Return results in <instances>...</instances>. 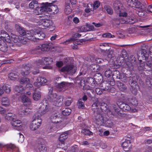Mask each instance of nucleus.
<instances>
[{"instance_id": "obj_47", "label": "nucleus", "mask_w": 152, "mask_h": 152, "mask_svg": "<svg viewBox=\"0 0 152 152\" xmlns=\"http://www.w3.org/2000/svg\"><path fill=\"white\" fill-rule=\"evenodd\" d=\"M129 102L132 105H136L137 104V101L135 98H133L129 101Z\"/></svg>"}, {"instance_id": "obj_19", "label": "nucleus", "mask_w": 152, "mask_h": 152, "mask_svg": "<svg viewBox=\"0 0 152 152\" xmlns=\"http://www.w3.org/2000/svg\"><path fill=\"white\" fill-rule=\"evenodd\" d=\"M59 114L58 113L53 114L51 117V119L52 123L54 124H60L61 122V121H58L57 120L59 118Z\"/></svg>"}, {"instance_id": "obj_37", "label": "nucleus", "mask_w": 152, "mask_h": 152, "mask_svg": "<svg viewBox=\"0 0 152 152\" xmlns=\"http://www.w3.org/2000/svg\"><path fill=\"white\" fill-rule=\"evenodd\" d=\"M118 86L119 89L122 91L125 90L126 88L125 85L123 83L121 82L118 83Z\"/></svg>"}, {"instance_id": "obj_46", "label": "nucleus", "mask_w": 152, "mask_h": 152, "mask_svg": "<svg viewBox=\"0 0 152 152\" xmlns=\"http://www.w3.org/2000/svg\"><path fill=\"white\" fill-rule=\"evenodd\" d=\"M112 74L111 70L110 69H107L105 72L104 75L105 76L107 77H110Z\"/></svg>"}, {"instance_id": "obj_21", "label": "nucleus", "mask_w": 152, "mask_h": 152, "mask_svg": "<svg viewBox=\"0 0 152 152\" xmlns=\"http://www.w3.org/2000/svg\"><path fill=\"white\" fill-rule=\"evenodd\" d=\"M15 28L20 34L22 36L26 35L27 31H26L23 28L18 24L15 25Z\"/></svg>"}, {"instance_id": "obj_13", "label": "nucleus", "mask_w": 152, "mask_h": 152, "mask_svg": "<svg viewBox=\"0 0 152 152\" xmlns=\"http://www.w3.org/2000/svg\"><path fill=\"white\" fill-rule=\"evenodd\" d=\"M97 112H94L95 113L96 112V114H95L94 120L97 124L101 125L104 122V118L102 114L97 113Z\"/></svg>"}, {"instance_id": "obj_10", "label": "nucleus", "mask_w": 152, "mask_h": 152, "mask_svg": "<svg viewBox=\"0 0 152 152\" xmlns=\"http://www.w3.org/2000/svg\"><path fill=\"white\" fill-rule=\"evenodd\" d=\"M77 70L76 66L72 65H69L63 67L61 70L62 72H65L70 75L75 73Z\"/></svg>"}, {"instance_id": "obj_23", "label": "nucleus", "mask_w": 152, "mask_h": 152, "mask_svg": "<svg viewBox=\"0 0 152 152\" xmlns=\"http://www.w3.org/2000/svg\"><path fill=\"white\" fill-rule=\"evenodd\" d=\"M4 118L7 120H12L16 118V116L15 114L12 113H8L4 115Z\"/></svg>"}, {"instance_id": "obj_25", "label": "nucleus", "mask_w": 152, "mask_h": 152, "mask_svg": "<svg viewBox=\"0 0 152 152\" xmlns=\"http://www.w3.org/2000/svg\"><path fill=\"white\" fill-rule=\"evenodd\" d=\"M21 123V121L17 119L16 118L13 119L11 122L12 125L15 127H19L20 126V124Z\"/></svg>"}, {"instance_id": "obj_11", "label": "nucleus", "mask_w": 152, "mask_h": 152, "mask_svg": "<svg viewBox=\"0 0 152 152\" xmlns=\"http://www.w3.org/2000/svg\"><path fill=\"white\" fill-rule=\"evenodd\" d=\"M36 30H31L29 31H27L26 36L28 39L35 42L37 41V36H36Z\"/></svg>"}, {"instance_id": "obj_36", "label": "nucleus", "mask_w": 152, "mask_h": 152, "mask_svg": "<svg viewBox=\"0 0 152 152\" xmlns=\"http://www.w3.org/2000/svg\"><path fill=\"white\" fill-rule=\"evenodd\" d=\"M71 112V110L69 108H66L62 112V114L65 116L69 115Z\"/></svg>"}, {"instance_id": "obj_48", "label": "nucleus", "mask_w": 152, "mask_h": 152, "mask_svg": "<svg viewBox=\"0 0 152 152\" xmlns=\"http://www.w3.org/2000/svg\"><path fill=\"white\" fill-rule=\"evenodd\" d=\"M105 8L107 12L110 15H112L113 13V11L111 8L109 6H106L105 7Z\"/></svg>"}, {"instance_id": "obj_15", "label": "nucleus", "mask_w": 152, "mask_h": 152, "mask_svg": "<svg viewBox=\"0 0 152 152\" xmlns=\"http://www.w3.org/2000/svg\"><path fill=\"white\" fill-rule=\"evenodd\" d=\"M70 84V83L62 82L60 83H57L56 86L59 91H64L68 88Z\"/></svg>"}, {"instance_id": "obj_4", "label": "nucleus", "mask_w": 152, "mask_h": 152, "mask_svg": "<svg viewBox=\"0 0 152 152\" xmlns=\"http://www.w3.org/2000/svg\"><path fill=\"white\" fill-rule=\"evenodd\" d=\"M53 60L51 58L47 57L42 58L41 60H39L37 63V64L39 67H40V65L46 64V65L43 67V69H52V66H51L48 65L50 64L53 62Z\"/></svg>"}, {"instance_id": "obj_27", "label": "nucleus", "mask_w": 152, "mask_h": 152, "mask_svg": "<svg viewBox=\"0 0 152 152\" xmlns=\"http://www.w3.org/2000/svg\"><path fill=\"white\" fill-rule=\"evenodd\" d=\"M36 35L37 36V40H42L45 37V34L43 33L42 32H39L38 31L36 30Z\"/></svg>"}, {"instance_id": "obj_17", "label": "nucleus", "mask_w": 152, "mask_h": 152, "mask_svg": "<svg viewBox=\"0 0 152 152\" xmlns=\"http://www.w3.org/2000/svg\"><path fill=\"white\" fill-rule=\"evenodd\" d=\"M121 145L124 150L127 151L130 150L132 145L130 140H126L124 142L122 143Z\"/></svg>"}, {"instance_id": "obj_60", "label": "nucleus", "mask_w": 152, "mask_h": 152, "mask_svg": "<svg viewBox=\"0 0 152 152\" xmlns=\"http://www.w3.org/2000/svg\"><path fill=\"white\" fill-rule=\"evenodd\" d=\"M63 65V63L61 61H60L57 62L56 64L57 66L58 67H60L61 66Z\"/></svg>"}, {"instance_id": "obj_1", "label": "nucleus", "mask_w": 152, "mask_h": 152, "mask_svg": "<svg viewBox=\"0 0 152 152\" xmlns=\"http://www.w3.org/2000/svg\"><path fill=\"white\" fill-rule=\"evenodd\" d=\"M126 1L129 6L137 9L136 13L140 17H143L146 13H152V5L148 6L146 11L145 6L137 0H126Z\"/></svg>"}, {"instance_id": "obj_35", "label": "nucleus", "mask_w": 152, "mask_h": 152, "mask_svg": "<svg viewBox=\"0 0 152 152\" xmlns=\"http://www.w3.org/2000/svg\"><path fill=\"white\" fill-rule=\"evenodd\" d=\"M20 83L23 84H26L30 82L29 80L27 78H21L19 80Z\"/></svg>"}, {"instance_id": "obj_34", "label": "nucleus", "mask_w": 152, "mask_h": 152, "mask_svg": "<svg viewBox=\"0 0 152 152\" xmlns=\"http://www.w3.org/2000/svg\"><path fill=\"white\" fill-rule=\"evenodd\" d=\"M81 133L85 135H92L93 133L89 130L84 129L81 131Z\"/></svg>"}, {"instance_id": "obj_59", "label": "nucleus", "mask_w": 152, "mask_h": 152, "mask_svg": "<svg viewBox=\"0 0 152 152\" xmlns=\"http://www.w3.org/2000/svg\"><path fill=\"white\" fill-rule=\"evenodd\" d=\"M73 43L75 45L81 44V42L80 41H78L77 39L75 40V39Z\"/></svg>"}, {"instance_id": "obj_56", "label": "nucleus", "mask_w": 152, "mask_h": 152, "mask_svg": "<svg viewBox=\"0 0 152 152\" xmlns=\"http://www.w3.org/2000/svg\"><path fill=\"white\" fill-rule=\"evenodd\" d=\"M88 28L89 29V31L94 30V26L90 24H87Z\"/></svg>"}, {"instance_id": "obj_49", "label": "nucleus", "mask_w": 152, "mask_h": 152, "mask_svg": "<svg viewBox=\"0 0 152 152\" xmlns=\"http://www.w3.org/2000/svg\"><path fill=\"white\" fill-rule=\"evenodd\" d=\"M18 136L19 137L18 141L20 143L23 142L24 140V137L23 135L20 133H19L18 134Z\"/></svg>"}, {"instance_id": "obj_38", "label": "nucleus", "mask_w": 152, "mask_h": 152, "mask_svg": "<svg viewBox=\"0 0 152 152\" xmlns=\"http://www.w3.org/2000/svg\"><path fill=\"white\" fill-rule=\"evenodd\" d=\"M84 102L82 101V99H79L77 102V105L79 108H83L84 107Z\"/></svg>"}, {"instance_id": "obj_45", "label": "nucleus", "mask_w": 152, "mask_h": 152, "mask_svg": "<svg viewBox=\"0 0 152 152\" xmlns=\"http://www.w3.org/2000/svg\"><path fill=\"white\" fill-rule=\"evenodd\" d=\"M2 88H4V91L7 93H10L11 91L10 88L5 85L2 86Z\"/></svg>"}, {"instance_id": "obj_7", "label": "nucleus", "mask_w": 152, "mask_h": 152, "mask_svg": "<svg viewBox=\"0 0 152 152\" xmlns=\"http://www.w3.org/2000/svg\"><path fill=\"white\" fill-rule=\"evenodd\" d=\"M39 24L42 25L44 28H49L52 30H54L55 28V27L52 21L50 20L47 19H42L39 21Z\"/></svg>"}, {"instance_id": "obj_43", "label": "nucleus", "mask_w": 152, "mask_h": 152, "mask_svg": "<svg viewBox=\"0 0 152 152\" xmlns=\"http://www.w3.org/2000/svg\"><path fill=\"white\" fill-rule=\"evenodd\" d=\"M107 90L106 88L102 89L101 88H98L96 89V92L97 94L100 95L102 93L103 90L106 91Z\"/></svg>"}, {"instance_id": "obj_12", "label": "nucleus", "mask_w": 152, "mask_h": 152, "mask_svg": "<svg viewBox=\"0 0 152 152\" xmlns=\"http://www.w3.org/2000/svg\"><path fill=\"white\" fill-rule=\"evenodd\" d=\"M68 137V133L67 132H65L61 134L58 138L59 142L57 145L58 148H59L60 146H62L65 143V140Z\"/></svg>"}, {"instance_id": "obj_9", "label": "nucleus", "mask_w": 152, "mask_h": 152, "mask_svg": "<svg viewBox=\"0 0 152 152\" xmlns=\"http://www.w3.org/2000/svg\"><path fill=\"white\" fill-rule=\"evenodd\" d=\"M42 120L40 117L35 118L32 122L30 126L31 130L34 131L38 129L41 124Z\"/></svg>"}, {"instance_id": "obj_58", "label": "nucleus", "mask_w": 152, "mask_h": 152, "mask_svg": "<svg viewBox=\"0 0 152 152\" xmlns=\"http://www.w3.org/2000/svg\"><path fill=\"white\" fill-rule=\"evenodd\" d=\"M92 23L94 24L95 27H99L102 26V24L99 23H96L94 22H93Z\"/></svg>"}, {"instance_id": "obj_29", "label": "nucleus", "mask_w": 152, "mask_h": 152, "mask_svg": "<svg viewBox=\"0 0 152 152\" xmlns=\"http://www.w3.org/2000/svg\"><path fill=\"white\" fill-rule=\"evenodd\" d=\"M1 101L2 105L3 106H8L10 104L9 100L7 97L3 98Z\"/></svg>"}, {"instance_id": "obj_55", "label": "nucleus", "mask_w": 152, "mask_h": 152, "mask_svg": "<svg viewBox=\"0 0 152 152\" xmlns=\"http://www.w3.org/2000/svg\"><path fill=\"white\" fill-rule=\"evenodd\" d=\"M6 110L4 108L0 106V113L3 115L6 112Z\"/></svg>"}, {"instance_id": "obj_52", "label": "nucleus", "mask_w": 152, "mask_h": 152, "mask_svg": "<svg viewBox=\"0 0 152 152\" xmlns=\"http://www.w3.org/2000/svg\"><path fill=\"white\" fill-rule=\"evenodd\" d=\"M72 102V98H69L67 99L65 102V104L67 106H69Z\"/></svg>"}, {"instance_id": "obj_63", "label": "nucleus", "mask_w": 152, "mask_h": 152, "mask_svg": "<svg viewBox=\"0 0 152 152\" xmlns=\"http://www.w3.org/2000/svg\"><path fill=\"white\" fill-rule=\"evenodd\" d=\"M99 45L100 46L106 47L108 46V44L106 43H100L99 44Z\"/></svg>"}, {"instance_id": "obj_57", "label": "nucleus", "mask_w": 152, "mask_h": 152, "mask_svg": "<svg viewBox=\"0 0 152 152\" xmlns=\"http://www.w3.org/2000/svg\"><path fill=\"white\" fill-rule=\"evenodd\" d=\"M73 21L75 23L77 24L79 23V20L78 18L75 17L73 18Z\"/></svg>"}, {"instance_id": "obj_61", "label": "nucleus", "mask_w": 152, "mask_h": 152, "mask_svg": "<svg viewBox=\"0 0 152 152\" xmlns=\"http://www.w3.org/2000/svg\"><path fill=\"white\" fill-rule=\"evenodd\" d=\"M146 84L149 87H152V84L151 83V81L147 80H146Z\"/></svg>"}, {"instance_id": "obj_44", "label": "nucleus", "mask_w": 152, "mask_h": 152, "mask_svg": "<svg viewBox=\"0 0 152 152\" xmlns=\"http://www.w3.org/2000/svg\"><path fill=\"white\" fill-rule=\"evenodd\" d=\"M75 38L74 37L70 38L69 39L66 40V41L63 42V44H64L67 45L68 44L71 43V42H73L75 40Z\"/></svg>"}, {"instance_id": "obj_16", "label": "nucleus", "mask_w": 152, "mask_h": 152, "mask_svg": "<svg viewBox=\"0 0 152 152\" xmlns=\"http://www.w3.org/2000/svg\"><path fill=\"white\" fill-rule=\"evenodd\" d=\"M39 105L40 110L39 111V112L40 111V115H42L45 114L49 110V108L48 105L44 104L42 103L40 104Z\"/></svg>"}, {"instance_id": "obj_31", "label": "nucleus", "mask_w": 152, "mask_h": 152, "mask_svg": "<svg viewBox=\"0 0 152 152\" xmlns=\"http://www.w3.org/2000/svg\"><path fill=\"white\" fill-rule=\"evenodd\" d=\"M8 77L10 80H14L18 77V75L15 73L11 72L8 75Z\"/></svg>"}, {"instance_id": "obj_24", "label": "nucleus", "mask_w": 152, "mask_h": 152, "mask_svg": "<svg viewBox=\"0 0 152 152\" xmlns=\"http://www.w3.org/2000/svg\"><path fill=\"white\" fill-rule=\"evenodd\" d=\"M30 68L27 65H26L22 69L21 74L22 76H25L28 75L30 73Z\"/></svg>"}, {"instance_id": "obj_64", "label": "nucleus", "mask_w": 152, "mask_h": 152, "mask_svg": "<svg viewBox=\"0 0 152 152\" xmlns=\"http://www.w3.org/2000/svg\"><path fill=\"white\" fill-rule=\"evenodd\" d=\"M26 87L28 88H31L33 87V85L32 84L30 83V82L26 84Z\"/></svg>"}, {"instance_id": "obj_22", "label": "nucleus", "mask_w": 152, "mask_h": 152, "mask_svg": "<svg viewBox=\"0 0 152 152\" xmlns=\"http://www.w3.org/2000/svg\"><path fill=\"white\" fill-rule=\"evenodd\" d=\"M7 46L4 40L0 39V50L3 52L7 51Z\"/></svg>"}, {"instance_id": "obj_42", "label": "nucleus", "mask_w": 152, "mask_h": 152, "mask_svg": "<svg viewBox=\"0 0 152 152\" xmlns=\"http://www.w3.org/2000/svg\"><path fill=\"white\" fill-rule=\"evenodd\" d=\"M100 2L99 1H95L94 2L93 4V6H92V8L93 10L96 9L97 8L99 7L100 5Z\"/></svg>"}, {"instance_id": "obj_40", "label": "nucleus", "mask_w": 152, "mask_h": 152, "mask_svg": "<svg viewBox=\"0 0 152 152\" xmlns=\"http://www.w3.org/2000/svg\"><path fill=\"white\" fill-rule=\"evenodd\" d=\"M92 5L91 4H88L87 7V8H86L85 10V12L87 13H89L91 12V11H93V10L92 8Z\"/></svg>"}, {"instance_id": "obj_6", "label": "nucleus", "mask_w": 152, "mask_h": 152, "mask_svg": "<svg viewBox=\"0 0 152 152\" xmlns=\"http://www.w3.org/2000/svg\"><path fill=\"white\" fill-rule=\"evenodd\" d=\"M107 104L104 102L99 101H96L92 105V109L94 112H98L100 109L102 111L105 110L107 108Z\"/></svg>"}, {"instance_id": "obj_54", "label": "nucleus", "mask_w": 152, "mask_h": 152, "mask_svg": "<svg viewBox=\"0 0 152 152\" xmlns=\"http://www.w3.org/2000/svg\"><path fill=\"white\" fill-rule=\"evenodd\" d=\"M31 111V109L27 108L23 110V115H27L29 114Z\"/></svg>"}, {"instance_id": "obj_5", "label": "nucleus", "mask_w": 152, "mask_h": 152, "mask_svg": "<svg viewBox=\"0 0 152 152\" xmlns=\"http://www.w3.org/2000/svg\"><path fill=\"white\" fill-rule=\"evenodd\" d=\"M114 9L119 16L126 17L127 16V14L125 11V9L121 3H115Z\"/></svg>"}, {"instance_id": "obj_14", "label": "nucleus", "mask_w": 152, "mask_h": 152, "mask_svg": "<svg viewBox=\"0 0 152 152\" xmlns=\"http://www.w3.org/2000/svg\"><path fill=\"white\" fill-rule=\"evenodd\" d=\"M1 40H4L7 42H10L11 41L10 37L8 33L4 30H1L0 33Z\"/></svg>"}, {"instance_id": "obj_51", "label": "nucleus", "mask_w": 152, "mask_h": 152, "mask_svg": "<svg viewBox=\"0 0 152 152\" xmlns=\"http://www.w3.org/2000/svg\"><path fill=\"white\" fill-rule=\"evenodd\" d=\"M78 84H79L80 87L83 89L85 88V82L83 79H82L80 80V82H78Z\"/></svg>"}, {"instance_id": "obj_30", "label": "nucleus", "mask_w": 152, "mask_h": 152, "mask_svg": "<svg viewBox=\"0 0 152 152\" xmlns=\"http://www.w3.org/2000/svg\"><path fill=\"white\" fill-rule=\"evenodd\" d=\"M120 108L122 109L123 110L128 111L130 110L131 107L130 106L126 104H122L120 106Z\"/></svg>"}, {"instance_id": "obj_39", "label": "nucleus", "mask_w": 152, "mask_h": 152, "mask_svg": "<svg viewBox=\"0 0 152 152\" xmlns=\"http://www.w3.org/2000/svg\"><path fill=\"white\" fill-rule=\"evenodd\" d=\"M39 150L40 152H47V148L43 145L40 144L39 145Z\"/></svg>"}, {"instance_id": "obj_26", "label": "nucleus", "mask_w": 152, "mask_h": 152, "mask_svg": "<svg viewBox=\"0 0 152 152\" xmlns=\"http://www.w3.org/2000/svg\"><path fill=\"white\" fill-rule=\"evenodd\" d=\"M11 37L12 38L14 39L13 41L17 43V42H23L22 37H19V36L14 34H12Z\"/></svg>"}, {"instance_id": "obj_8", "label": "nucleus", "mask_w": 152, "mask_h": 152, "mask_svg": "<svg viewBox=\"0 0 152 152\" xmlns=\"http://www.w3.org/2000/svg\"><path fill=\"white\" fill-rule=\"evenodd\" d=\"M58 10L56 5H52V3H45V4L43 12H51L55 14L57 13Z\"/></svg>"}, {"instance_id": "obj_20", "label": "nucleus", "mask_w": 152, "mask_h": 152, "mask_svg": "<svg viewBox=\"0 0 152 152\" xmlns=\"http://www.w3.org/2000/svg\"><path fill=\"white\" fill-rule=\"evenodd\" d=\"M51 47L49 44H44L40 45L38 46V49H40L42 51H49Z\"/></svg>"}, {"instance_id": "obj_33", "label": "nucleus", "mask_w": 152, "mask_h": 152, "mask_svg": "<svg viewBox=\"0 0 152 152\" xmlns=\"http://www.w3.org/2000/svg\"><path fill=\"white\" fill-rule=\"evenodd\" d=\"M37 81L38 84H40V86L47 82V80L44 77H38Z\"/></svg>"}, {"instance_id": "obj_18", "label": "nucleus", "mask_w": 152, "mask_h": 152, "mask_svg": "<svg viewBox=\"0 0 152 152\" xmlns=\"http://www.w3.org/2000/svg\"><path fill=\"white\" fill-rule=\"evenodd\" d=\"M20 99L25 105L28 106H29L31 104V99L25 95H22L20 97Z\"/></svg>"}, {"instance_id": "obj_32", "label": "nucleus", "mask_w": 152, "mask_h": 152, "mask_svg": "<svg viewBox=\"0 0 152 152\" xmlns=\"http://www.w3.org/2000/svg\"><path fill=\"white\" fill-rule=\"evenodd\" d=\"M64 11L65 13L67 15H68L71 12L72 10L69 4L66 5Z\"/></svg>"}, {"instance_id": "obj_28", "label": "nucleus", "mask_w": 152, "mask_h": 152, "mask_svg": "<svg viewBox=\"0 0 152 152\" xmlns=\"http://www.w3.org/2000/svg\"><path fill=\"white\" fill-rule=\"evenodd\" d=\"M41 97L40 92L39 91L35 92L33 94V98L35 101L39 100Z\"/></svg>"}, {"instance_id": "obj_41", "label": "nucleus", "mask_w": 152, "mask_h": 152, "mask_svg": "<svg viewBox=\"0 0 152 152\" xmlns=\"http://www.w3.org/2000/svg\"><path fill=\"white\" fill-rule=\"evenodd\" d=\"M14 90L16 92L19 93L22 91L23 89L21 86H16L15 87Z\"/></svg>"}, {"instance_id": "obj_3", "label": "nucleus", "mask_w": 152, "mask_h": 152, "mask_svg": "<svg viewBox=\"0 0 152 152\" xmlns=\"http://www.w3.org/2000/svg\"><path fill=\"white\" fill-rule=\"evenodd\" d=\"M48 95L47 96V99L51 103L50 107H52L58 106L59 103L58 100V96L56 93L53 94V89L50 88L49 89Z\"/></svg>"}, {"instance_id": "obj_62", "label": "nucleus", "mask_w": 152, "mask_h": 152, "mask_svg": "<svg viewBox=\"0 0 152 152\" xmlns=\"http://www.w3.org/2000/svg\"><path fill=\"white\" fill-rule=\"evenodd\" d=\"M100 147L102 149H104L107 148V145L104 143H102L100 145Z\"/></svg>"}, {"instance_id": "obj_2", "label": "nucleus", "mask_w": 152, "mask_h": 152, "mask_svg": "<svg viewBox=\"0 0 152 152\" xmlns=\"http://www.w3.org/2000/svg\"><path fill=\"white\" fill-rule=\"evenodd\" d=\"M45 4L39 3L37 1H33L29 4L30 9H34L33 12L34 14L39 15L43 12Z\"/></svg>"}, {"instance_id": "obj_53", "label": "nucleus", "mask_w": 152, "mask_h": 152, "mask_svg": "<svg viewBox=\"0 0 152 152\" xmlns=\"http://www.w3.org/2000/svg\"><path fill=\"white\" fill-rule=\"evenodd\" d=\"M102 36L103 37H105L108 38H113L114 37V35H112L110 33L104 34H103Z\"/></svg>"}, {"instance_id": "obj_50", "label": "nucleus", "mask_w": 152, "mask_h": 152, "mask_svg": "<svg viewBox=\"0 0 152 152\" xmlns=\"http://www.w3.org/2000/svg\"><path fill=\"white\" fill-rule=\"evenodd\" d=\"M80 30L81 32L87 31H89V29L88 28L87 24L85 26H82L80 28Z\"/></svg>"}]
</instances>
